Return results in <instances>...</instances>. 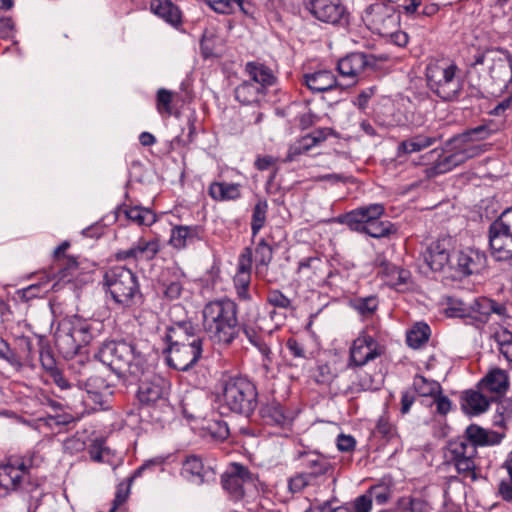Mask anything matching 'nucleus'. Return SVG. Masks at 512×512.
Wrapping results in <instances>:
<instances>
[{"label":"nucleus","mask_w":512,"mask_h":512,"mask_svg":"<svg viewBox=\"0 0 512 512\" xmlns=\"http://www.w3.org/2000/svg\"><path fill=\"white\" fill-rule=\"evenodd\" d=\"M96 356L119 377L131 376L134 380H140L147 370L145 354L134 341H105Z\"/></svg>","instance_id":"obj_1"},{"label":"nucleus","mask_w":512,"mask_h":512,"mask_svg":"<svg viewBox=\"0 0 512 512\" xmlns=\"http://www.w3.org/2000/svg\"><path fill=\"white\" fill-rule=\"evenodd\" d=\"M222 486L235 497L244 495L243 486L254 482V475L241 464L234 463L222 475Z\"/></svg>","instance_id":"obj_22"},{"label":"nucleus","mask_w":512,"mask_h":512,"mask_svg":"<svg viewBox=\"0 0 512 512\" xmlns=\"http://www.w3.org/2000/svg\"><path fill=\"white\" fill-rule=\"evenodd\" d=\"M181 476L194 485H202L215 481V470L205 464L200 456L189 455L182 462Z\"/></svg>","instance_id":"obj_19"},{"label":"nucleus","mask_w":512,"mask_h":512,"mask_svg":"<svg viewBox=\"0 0 512 512\" xmlns=\"http://www.w3.org/2000/svg\"><path fill=\"white\" fill-rule=\"evenodd\" d=\"M126 219L138 226H151L156 222L155 213L149 208L141 206L120 208Z\"/></svg>","instance_id":"obj_45"},{"label":"nucleus","mask_w":512,"mask_h":512,"mask_svg":"<svg viewBox=\"0 0 512 512\" xmlns=\"http://www.w3.org/2000/svg\"><path fill=\"white\" fill-rule=\"evenodd\" d=\"M328 270V261L318 255L303 257L299 260L296 273L299 278L312 284L324 282Z\"/></svg>","instance_id":"obj_23"},{"label":"nucleus","mask_w":512,"mask_h":512,"mask_svg":"<svg viewBox=\"0 0 512 512\" xmlns=\"http://www.w3.org/2000/svg\"><path fill=\"white\" fill-rule=\"evenodd\" d=\"M57 268V276L60 280H65L78 267V262L74 257L63 256L61 260H54Z\"/></svg>","instance_id":"obj_54"},{"label":"nucleus","mask_w":512,"mask_h":512,"mask_svg":"<svg viewBox=\"0 0 512 512\" xmlns=\"http://www.w3.org/2000/svg\"><path fill=\"white\" fill-rule=\"evenodd\" d=\"M70 359L69 370L74 375L76 385L79 388L80 380H84L83 378L88 377L95 371V364L80 352Z\"/></svg>","instance_id":"obj_43"},{"label":"nucleus","mask_w":512,"mask_h":512,"mask_svg":"<svg viewBox=\"0 0 512 512\" xmlns=\"http://www.w3.org/2000/svg\"><path fill=\"white\" fill-rule=\"evenodd\" d=\"M491 337L495 340L500 350L510 342H512V331L508 327L499 325L493 328Z\"/></svg>","instance_id":"obj_59"},{"label":"nucleus","mask_w":512,"mask_h":512,"mask_svg":"<svg viewBox=\"0 0 512 512\" xmlns=\"http://www.w3.org/2000/svg\"><path fill=\"white\" fill-rule=\"evenodd\" d=\"M0 358L13 367H22L21 357L10 348L9 344L2 337H0Z\"/></svg>","instance_id":"obj_56"},{"label":"nucleus","mask_w":512,"mask_h":512,"mask_svg":"<svg viewBox=\"0 0 512 512\" xmlns=\"http://www.w3.org/2000/svg\"><path fill=\"white\" fill-rule=\"evenodd\" d=\"M183 292V281L180 276L171 279H163L161 282V293L168 301H174L180 298Z\"/></svg>","instance_id":"obj_49"},{"label":"nucleus","mask_w":512,"mask_h":512,"mask_svg":"<svg viewBox=\"0 0 512 512\" xmlns=\"http://www.w3.org/2000/svg\"><path fill=\"white\" fill-rule=\"evenodd\" d=\"M363 20L372 32L388 35L397 29L400 17L396 14L393 5L382 1L367 7Z\"/></svg>","instance_id":"obj_14"},{"label":"nucleus","mask_w":512,"mask_h":512,"mask_svg":"<svg viewBox=\"0 0 512 512\" xmlns=\"http://www.w3.org/2000/svg\"><path fill=\"white\" fill-rule=\"evenodd\" d=\"M267 302L275 308L293 309L292 301L278 289L268 292Z\"/></svg>","instance_id":"obj_57"},{"label":"nucleus","mask_w":512,"mask_h":512,"mask_svg":"<svg viewBox=\"0 0 512 512\" xmlns=\"http://www.w3.org/2000/svg\"><path fill=\"white\" fill-rule=\"evenodd\" d=\"M260 417L264 424L279 428H287L292 423V417L284 407L276 400L262 404L259 410Z\"/></svg>","instance_id":"obj_28"},{"label":"nucleus","mask_w":512,"mask_h":512,"mask_svg":"<svg viewBox=\"0 0 512 512\" xmlns=\"http://www.w3.org/2000/svg\"><path fill=\"white\" fill-rule=\"evenodd\" d=\"M245 72L248 74L250 81L261 86L265 92L277 83V77L273 70L261 62H247Z\"/></svg>","instance_id":"obj_31"},{"label":"nucleus","mask_w":512,"mask_h":512,"mask_svg":"<svg viewBox=\"0 0 512 512\" xmlns=\"http://www.w3.org/2000/svg\"><path fill=\"white\" fill-rule=\"evenodd\" d=\"M304 84L314 93L329 91L338 85L336 77L328 70L305 74Z\"/></svg>","instance_id":"obj_36"},{"label":"nucleus","mask_w":512,"mask_h":512,"mask_svg":"<svg viewBox=\"0 0 512 512\" xmlns=\"http://www.w3.org/2000/svg\"><path fill=\"white\" fill-rule=\"evenodd\" d=\"M252 269V249L246 247L239 255L237 273L234 277L235 287H249Z\"/></svg>","instance_id":"obj_39"},{"label":"nucleus","mask_w":512,"mask_h":512,"mask_svg":"<svg viewBox=\"0 0 512 512\" xmlns=\"http://www.w3.org/2000/svg\"><path fill=\"white\" fill-rule=\"evenodd\" d=\"M351 307L364 317H369L378 308V299L376 296L358 297L351 301Z\"/></svg>","instance_id":"obj_51"},{"label":"nucleus","mask_w":512,"mask_h":512,"mask_svg":"<svg viewBox=\"0 0 512 512\" xmlns=\"http://www.w3.org/2000/svg\"><path fill=\"white\" fill-rule=\"evenodd\" d=\"M374 65L375 57L373 55L354 52L338 61L337 71L342 78L347 80V85H354L364 71Z\"/></svg>","instance_id":"obj_17"},{"label":"nucleus","mask_w":512,"mask_h":512,"mask_svg":"<svg viewBox=\"0 0 512 512\" xmlns=\"http://www.w3.org/2000/svg\"><path fill=\"white\" fill-rule=\"evenodd\" d=\"M172 93L166 89H160L157 93V110L159 113L171 114Z\"/></svg>","instance_id":"obj_61"},{"label":"nucleus","mask_w":512,"mask_h":512,"mask_svg":"<svg viewBox=\"0 0 512 512\" xmlns=\"http://www.w3.org/2000/svg\"><path fill=\"white\" fill-rule=\"evenodd\" d=\"M453 239L446 236L432 243L425 255V261L434 271H440L451 260V251Z\"/></svg>","instance_id":"obj_25"},{"label":"nucleus","mask_w":512,"mask_h":512,"mask_svg":"<svg viewBox=\"0 0 512 512\" xmlns=\"http://www.w3.org/2000/svg\"><path fill=\"white\" fill-rule=\"evenodd\" d=\"M383 354L379 342L366 332H361L349 349L348 368H361Z\"/></svg>","instance_id":"obj_15"},{"label":"nucleus","mask_w":512,"mask_h":512,"mask_svg":"<svg viewBox=\"0 0 512 512\" xmlns=\"http://www.w3.org/2000/svg\"><path fill=\"white\" fill-rule=\"evenodd\" d=\"M203 328L214 344L230 346L240 332L237 304L228 298L207 303L203 308Z\"/></svg>","instance_id":"obj_2"},{"label":"nucleus","mask_w":512,"mask_h":512,"mask_svg":"<svg viewBox=\"0 0 512 512\" xmlns=\"http://www.w3.org/2000/svg\"><path fill=\"white\" fill-rule=\"evenodd\" d=\"M273 259V249L264 240L260 239L254 251L252 250V261H255V274L260 279L271 282L268 279L269 264Z\"/></svg>","instance_id":"obj_33"},{"label":"nucleus","mask_w":512,"mask_h":512,"mask_svg":"<svg viewBox=\"0 0 512 512\" xmlns=\"http://www.w3.org/2000/svg\"><path fill=\"white\" fill-rule=\"evenodd\" d=\"M427 87L445 102H454L462 94L464 82L458 65L449 58H432L425 68Z\"/></svg>","instance_id":"obj_4"},{"label":"nucleus","mask_w":512,"mask_h":512,"mask_svg":"<svg viewBox=\"0 0 512 512\" xmlns=\"http://www.w3.org/2000/svg\"><path fill=\"white\" fill-rule=\"evenodd\" d=\"M170 383L164 377L153 374L139 384L137 397L142 406L169 409L168 395Z\"/></svg>","instance_id":"obj_13"},{"label":"nucleus","mask_w":512,"mask_h":512,"mask_svg":"<svg viewBox=\"0 0 512 512\" xmlns=\"http://www.w3.org/2000/svg\"><path fill=\"white\" fill-rule=\"evenodd\" d=\"M470 73L480 76V84L487 93L501 92L512 80L511 55L500 48L487 49L475 55Z\"/></svg>","instance_id":"obj_3"},{"label":"nucleus","mask_w":512,"mask_h":512,"mask_svg":"<svg viewBox=\"0 0 512 512\" xmlns=\"http://www.w3.org/2000/svg\"><path fill=\"white\" fill-rule=\"evenodd\" d=\"M235 99L243 105L259 103L266 95L261 86L252 81H243L234 90Z\"/></svg>","instance_id":"obj_37"},{"label":"nucleus","mask_w":512,"mask_h":512,"mask_svg":"<svg viewBox=\"0 0 512 512\" xmlns=\"http://www.w3.org/2000/svg\"><path fill=\"white\" fill-rule=\"evenodd\" d=\"M355 391H368L378 389V385L375 383L371 375L357 371V381L352 383Z\"/></svg>","instance_id":"obj_60"},{"label":"nucleus","mask_w":512,"mask_h":512,"mask_svg":"<svg viewBox=\"0 0 512 512\" xmlns=\"http://www.w3.org/2000/svg\"><path fill=\"white\" fill-rule=\"evenodd\" d=\"M316 486L305 472L296 473L288 479V489L291 493H300L306 487Z\"/></svg>","instance_id":"obj_55"},{"label":"nucleus","mask_w":512,"mask_h":512,"mask_svg":"<svg viewBox=\"0 0 512 512\" xmlns=\"http://www.w3.org/2000/svg\"><path fill=\"white\" fill-rule=\"evenodd\" d=\"M268 210V204L266 200H259L253 209L251 230L252 235L255 236L264 226L266 221V214Z\"/></svg>","instance_id":"obj_52"},{"label":"nucleus","mask_w":512,"mask_h":512,"mask_svg":"<svg viewBox=\"0 0 512 512\" xmlns=\"http://www.w3.org/2000/svg\"><path fill=\"white\" fill-rule=\"evenodd\" d=\"M491 134L492 130L487 125H479L457 135V141H462V143L469 144L471 146H483L486 150V145L479 144L477 142L487 139Z\"/></svg>","instance_id":"obj_47"},{"label":"nucleus","mask_w":512,"mask_h":512,"mask_svg":"<svg viewBox=\"0 0 512 512\" xmlns=\"http://www.w3.org/2000/svg\"><path fill=\"white\" fill-rule=\"evenodd\" d=\"M204 228L201 225H176L171 229L169 243L178 250L185 249L203 240Z\"/></svg>","instance_id":"obj_26"},{"label":"nucleus","mask_w":512,"mask_h":512,"mask_svg":"<svg viewBox=\"0 0 512 512\" xmlns=\"http://www.w3.org/2000/svg\"><path fill=\"white\" fill-rule=\"evenodd\" d=\"M471 309L476 314L475 318L483 323L488 321L491 314H496L500 317L507 316V308L504 304L487 297L476 298L471 305Z\"/></svg>","instance_id":"obj_35"},{"label":"nucleus","mask_w":512,"mask_h":512,"mask_svg":"<svg viewBox=\"0 0 512 512\" xmlns=\"http://www.w3.org/2000/svg\"><path fill=\"white\" fill-rule=\"evenodd\" d=\"M479 389L477 390H466L462 392L460 396V405L463 412L467 415H479L490 406V399L487 398Z\"/></svg>","instance_id":"obj_32"},{"label":"nucleus","mask_w":512,"mask_h":512,"mask_svg":"<svg viewBox=\"0 0 512 512\" xmlns=\"http://www.w3.org/2000/svg\"><path fill=\"white\" fill-rule=\"evenodd\" d=\"M452 453L456 470L463 479L474 482L482 478L481 471L473 459L476 454L473 446H467L465 442H461L452 450Z\"/></svg>","instance_id":"obj_20"},{"label":"nucleus","mask_w":512,"mask_h":512,"mask_svg":"<svg viewBox=\"0 0 512 512\" xmlns=\"http://www.w3.org/2000/svg\"><path fill=\"white\" fill-rule=\"evenodd\" d=\"M305 9L316 20L333 26L349 24L350 13L343 0H304Z\"/></svg>","instance_id":"obj_12"},{"label":"nucleus","mask_w":512,"mask_h":512,"mask_svg":"<svg viewBox=\"0 0 512 512\" xmlns=\"http://www.w3.org/2000/svg\"><path fill=\"white\" fill-rule=\"evenodd\" d=\"M430 327L425 323H417L407 332L406 342L411 348H420L430 337Z\"/></svg>","instance_id":"obj_48"},{"label":"nucleus","mask_w":512,"mask_h":512,"mask_svg":"<svg viewBox=\"0 0 512 512\" xmlns=\"http://www.w3.org/2000/svg\"><path fill=\"white\" fill-rule=\"evenodd\" d=\"M99 323L72 316L63 319L55 332V346L64 358H72L96 337Z\"/></svg>","instance_id":"obj_5"},{"label":"nucleus","mask_w":512,"mask_h":512,"mask_svg":"<svg viewBox=\"0 0 512 512\" xmlns=\"http://www.w3.org/2000/svg\"><path fill=\"white\" fill-rule=\"evenodd\" d=\"M219 398L222 407L245 417H250L258 406L256 385L244 376L224 378Z\"/></svg>","instance_id":"obj_7"},{"label":"nucleus","mask_w":512,"mask_h":512,"mask_svg":"<svg viewBox=\"0 0 512 512\" xmlns=\"http://www.w3.org/2000/svg\"><path fill=\"white\" fill-rule=\"evenodd\" d=\"M151 11L167 23L178 25L181 22L179 9L170 0H152Z\"/></svg>","instance_id":"obj_42"},{"label":"nucleus","mask_w":512,"mask_h":512,"mask_svg":"<svg viewBox=\"0 0 512 512\" xmlns=\"http://www.w3.org/2000/svg\"><path fill=\"white\" fill-rule=\"evenodd\" d=\"M103 285L113 301L124 308L142 303L143 295L138 277L125 266L108 268L103 275Z\"/></svg>","instance_id":"obj_8"},{"label":"nucleus","mask_w":512,"mask_h":512,"mask_svg":"<svg viewBox=\"0 0 512 512\" xmlns=\"http://www.w3.org/2000/svg\"><path fill=\"white\" fill-rule=\"evenodd\" d=\"M165 352L167 353L166 360L170 367L179 371H187L201 358L203 345L168 346Z\"/></svg>","instance_id":"obj_18"},{"label":"nucleus","mask_w":512,"mask_h":512,"mask_svg":"<svg viewBox=\"0 0 512 512\" xmlns=\"http://www.w3.org/2000/svg\"><path fill=\"white\" fill-rule=\"evenodd\" d=\"M86 448L85 441L78 436H72L67 438L63 443V450L68 454H77L82 452Z\"/></svg>","instance_id":"obj_62"},{"label":"nucleus","mask_w":512,"mask_h":512,"mask_svg":"<svg viewBox=\"0 0 512 512\" xmlns=\"http://www.w3.org/2000/svg\"><path fill=\"white\" fill-rule=\"evenodd\" d=\"M91 460L95 462H104L105 455L110 454V449L105 446L103 439H95L88 450Z\"/></svg>","instance_id":"obj_58"},{"label":"nucleus","mask_w":512,"mask_h":512,"mask_svg":"<svg viewBox=\"0 0 512 512\" xmlns=\"http://www.w3.org/2000/svg\"><path fill=\"white\" fill-rule=\"evenodd\" d=\"M457 140L458 137L455 136L447 142L446 150L449 154L438 159L432 167L427 169L429 176L447 173L467 160L478 157L485 152L483 146H471Z\"/></svg>","instance_id":"obj_11"},{"label":"nucleus","mask_w":512,"mask_h":512,"mask_svg":"<svg viewBox=\"0 0 512 512\" xmlns=\"http://www.w3.org/2000/svg\"><path fill=\"white\" fill-rule=\"evenodd\" d=\"M465 436L468 442L467 446H488L499 444L503 435L488 429H484L476 424L469 425L465 430Z\"/></svg>","instance_id":"obj_30"},{"label":"nucleus","mask_w":512,"mask_h":512,"mask_svg":"<svg viewBox=\"0 0 512 512\" xmlns=\"http://www.w3.org/2000/svg\"><path fill=\"white\" fill-rule=\"evenodd\" d=\"M497 413L501 417L500 421H495L496 424L502 425L505 420L512 419V396L501 400L497 406Z\"/></svg>","instance_id":"obj_64"},{"label":"nucleus","mask_w":512,"mask_h":512,"mask_svg":"<svg viewBox=\"0 0 512 512\" xmlns=\"http://www.w3.org/2000/svg\"><path fill=\"white\" fill-rule=\"evenodd\" d=\"M248 341L258 349L263 356V365L267 366L271 362V349L264 342L262 334L253 326L249 324H243L240 326Z\"/></svg>","instance_id":"obj_44"},{"label":"nucleus","mask_w":512,"mask_h":512,"mask_svg":"<svg viewBox=\"0 0 512 512\" xmlns=\"http://www.w3.org/2000/svg\"><path fill=\"white\" fill-rule=\"evenodd\" d=\"M485 262L484 254L477 250L468 249L457 253L455 265L464 275H471L480 272Z\"/></svg>","instance_id":"obj_34"},{"label":"nucleus","mask_w":512,"mask_h":512,"mask_svg":"<svg viewBox=\"0 0 512 512\" xmlns=\"http://www.w3.org/2000/svg\"><path fill=\"white\" fill-rule=\"evenodd\" d=\"M385 208L382 204L374 203L353 209L338 217V222L350 230L364 233L372 238L380 239L396 233L397 229L388 220H381Z\"/></svg>","instance_id":"obj_6"},{"label":"nucleus","mask_w":512,"mask_h":512,"mask_svg":"<svg viewBox=\"0 0 512 512\" xmlns=\"http://www.w3.org/2000/svg\"><path fill=\"white\" fill-rule=\"evenodd\" d=\"M165 340L168 346L179 345H203L202 337L197 333L195 325L191 321H178L168 326Z\"/></svg>","instance_id":"obj_21"},{"label":"nucleus","mask_w":512,"mask_h":512,"mask_svg":"<svg viewBox=\"0 0 512 512\" xmlns=\"http://www.w3.org/2000/svg\"><path fill=\"white\" fill-rule=\"evenodd\" d=\"M492 255L499 261L512 259V208L503 211L488 229Z\"/></svg>","instance_id":"obj_10"},{"label":"nucleus","mask_w":512,"mask_h":512,"mask_svg":"<svg viewBox=\"0 0 512 512\" xmlns=\"http://www.w3.org/2000/svg\"><path fill=\"white\" fill-rule=\"evenodd\" d=\"M83 379L80 380L78 389L85 390L88 399L100 409L108 408L114 385L96 369L91 375Z\"/></svg>","instance_id":"obj_16"},{"label":"nucleus","mask_w":512,"mask_h":512,"mask_svg":"<svg viewBox=\"0 0 512 512\" xmlns=\"http://www.w3.org/2000/svg\"><path fill=\"white\" fill-rule=\"evenodd\" d=\"M160 251V243L157 239L146 240L140 238L130 248L119 251L117 258L119 260H126L129 258L135 261H150Z\"/></svg>","instance_id":"obj_27"},{"label":"nucleus","mask_w":512,"mask_h":512,"mask_svg":"<svg viewBox=\"0 0 512 512\" xmlns=\"http://www.w3.org/2000/svg\"><path fill=\"white\" fill-rule=\"evenodd\" d=\"M207 4L216 12L230 14L237 9L243 10L242 0H206Z\"/></svg>","instance_id":"obj_53"},{"label":"nucleus","mask_w":512,"mask_h":512,"mask_svg":"<svg viewBox=\"0 0 512 512\" xmlns=\"http://www.w3.org/2000/svg\"><path fill=\"white\" fill-rule=\"evenodd\" d=\"M376 264L379 268L378 273L387 276V283L391 286L406 284L410 278L409 271L388 263L384 258L378 257Z\"/></svg>","instance_id":"obj_38"},{"label":"nucleus","mask_w":512,"mask_h":512,"mask_svg":"<svg viewBox=\"0 0 512 512\" xmlns=\"http://www.w3.org/2000/svg\"><path fill=\"white\" fill-rule=\"evenodd\" d=\"M398 512H428L429 505L422 498L403 496L397 502Z\"/></svg>","instance_id":"obj_50"},{"label":"nucleus","mask_w":512,"mask_h":512,"mask_svg":"<svg viewBox=\"0 0 512 512\" xmlns=\"http://www.w3.org/2000/svg\"><path fill=\"white\" fill-rule=\"evenodd\" d=\"M42 463L43 457L36 451L10 457L7 463L0 465V486L8 491H33L39 484L32 479V471Z\"/></svg>","instance_id":"obj_9"},{"label":"nucleus","mask_w":512,"mask_h":512,"mask_svg":"<svg viewBox=\"0 0 512 512\" xmlns=\"http://www.w3.org/2000/svg\"><path fill=\"white\" fill-rule=\"evenodd\" d=\"M508 373L500 368L491 369L478 383L481 391L494 393L498 396L504 395L509 389Z\"/></svg>","instance_id":"obj_29"},{"label":"nucleus","mask_w":512,"mask_h":512,"mask_svg":"<svg viewBox=\"0 0 512 512\" xmlns=\"http://www.w3.org/2000/svg\"><path fill=\"white\" fill-rule=\"evenodd\" d=\"M209 196L215 201H230L240 198V185L236 183L213 182L208 189Z\"/></svg>","instance_id":"obj_41"},{"label":"nucleus","mask_w":512,"mask_h":512,"mask_svg":"<svg viewBox=\"0 0 512 512\" xmlns=\"http://www.w3.org/2000/svg\"><path fill=\"white\" fill-rule=\"evenodd\" d=\"M438 138L434 136H427L424 134H417L408 139L401 141L398 145V155L411 154L420 152L437 142Z\"/></svg>","instance_id":"obj_40"},{"label":"nucleus","mask_w":512,"mask_h":512,"mask_svg":"<svg viewBox=\"0 0 512 512\" xmlns=\"http://www.w3.org/2000/svg\"><path fill=\"white\" fill-rule=\"evenodd\" d=\"M413 389L421 397H435L442 392L439 382L417 374L413 378Z\"/></svg>","instance_id":"obj_46"},{"label":"nucleus","mask_w":512,"mask_h":512,"mask_svg":"<svg viewBox=\"0 0 512 512\" xmlns=\"http://www.w3.org/2000/svg\"><path fill=\"white\" fill-rule=\"evenodd\" d=\"M305 472L312 483L316 486H320L326 482L328 476L332 474V465L327 458L318 453H305L303 454L302 462Z\"/></svg>","instance_id":"obj_24"},{"label":"nucleus","mask_w":512,"mask_h":512,"mask_svg":"<svg viewBox=\"0 0 512 512\" xmlns=\"http://www.w3.org/2000/svg\"><path fill=\"white\" fill-rule=\"evenodd\" d=\"M490 115L507 117L512 115V92L490 111Z\"/></svg>","instance_id":"obj_63"}]
</instances>
